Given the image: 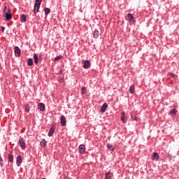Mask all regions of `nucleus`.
<instances>
[{"label":"nucleus","instance_id":"aec40b11","mask_svg":"<svg viewBox=\"0 0 179 179\" xmlns=\"http://www.w3.org/2000/svg\"><path fill=\"white\" fill-rule=\"evenodd\" d=\"M30 109H31V108H30L29 103H26V105L24 106V111L26 113H29L30 111Z\"/></svg>","mask_w":179,"mask_h":179},{"label":"nucleus","instance_id":"39448f33","mask_svg":"<svg viewBox=\"0 0 179 179\" xmlns=\"http://www.w3.org/2000/svg\"><path fill=\"white\" fill-rule=\"evenodd\" d=\"M83 69H88L91 66V62L90 60H84L83 62Z\"/></svg>","mask_w":179,"mask_h":179},{"label":"nucleus","instance_id":"f03ea898","mask_svg":"<svg viewBox=\"0 0 179 179\" xmlns=\"http://www.w3.org/2000/svg\"><path fill=\"white\" fill-rule=\"evenodd\" d=\"M18 143L20 145V147L21 149H25L26 148V143L24 138L23 137H20L18 140Z\"/></svg>","mask_w":179,"mask_h":179},{"label":"nucleus","instance_id":"423d86ee","mask_svg":"<svg viewBox=\"0 0 179 179\" xmlns=\"http://www.w3.org/2000/svg\"><path fill=\"white\" fill-rule=\"evenodd\" d=\"M86 148H85V145H84V144H80L79 145V153L81 155H84L85 152Z\"/></svg>","mask_w":179,"mask_h":179},{"label":"nucleus","instance_id":"20e7f679","mask_svg":"<svg viewBox=\"0 0 179 179\" xmlns=\"http://www.w3.org/2000/svg\"><path fill=\"white\" fill-rule=\"evenodd\" d=\"M14 53L15 56L19 57L21 55V50L18 46H15L14 47Z\"/></svg>","mask_w":179,"mask_h":179},{"label":"nucleus","instance_id":"7c9ffc66","mask_svg":"<svg viewBox=\"0 0 179 179\" xmlns=\"http://www.w3.org/2000/svg\"><path fill=\"white\" fill-rule=\"evenodd\" d=\"M0 162L2 163L3 162V158L2 157L0 156Z\"/></svg>","mask_w":179,"mask_h":179},{"label":"nucleus","instance_id":"473e14b6","mask_svg":"<svg viewBox=\"0 0 179 179\" xmlns=\"http://www.w3.org/2000/svg\"><path fill=\"white\" fill-rule=\"evenodd\" d=\"M65 179H71V178H70L69 177H66Z\"/></svg>","mask_w":179,"mask_h":179},{"label":"nucleus","instance_id":"6e6552de","mask_svg":"<svg viewBox=\"0 0 179 179\" xmlns=\"http://www.w3.org/2000/svg\"><path fill=\"white\" fill-rule=\"evenodd\" d=\"M55 131V126H51V128L48 131V136L49 137H52Z\"/></svg>","mask_w":179,"mask_h":179},{"label":"nucleus","instance_id":"f257e3e1","mask_svg":"<svg viewBox=\"0 0 179 179\" xmlns=\"http://www.w3.org/2000/svg\"><path fill=\"white\" fill-rule=\"evenodd\" d=\"M43 1V0H36L34 3V13L36 15L37 13L39 12L41 3Z\"/></svg>","mask_w":179,"mask_h":179},{"label":"nucleus","instance_id":"c756f323","mask_svg":"<svg viewBox=\"0 0 179 179\" xmlns=\"http://www.w3.org/2000/svg\"><path fill=\"white\" fill-rule=\"evenodd\" d=\"M1 32H4L5 31V27H1Z\"/></svg>","mask_w":179,"mask_h":179},{"label":"nucleus","instance_id":"7ed1b4c3","mask_svg":"<svg viewBox=\"0 0 179 179\" xmlns=\"http://www.w3.org/2000/svg\"><path fill=\"white\" fill-rule=\"evenodd\" d=\"M22 161H23V158L22 155H17V157H16V165L17 167H20L21 166Z\"/></svg>","mask_w":179,"mask_h":179},{"label":"nucleus","instance_id":"0eeeda50","mask_svg":"<svg viewBox=\"0 0 179 179\" xmlns=\"http://www.w3.org/2000/svg\"><path fill=\"white\" fill-rule=\"evenodd\" d=\"M60 122L62 127L66 126V117L62 115L60 117Z\"/></svg>","mask_w":179,"mask_h":179},{"label":"nucleus","instance_id":"4468645a","mask_svg":"<svg viewBox=\"0 0 179 179\" xmlns=\"http://www.w3.org/2000/svg\"><path fill=\"white\" fill-rule=\"evenodd\" d=\"M13 160H14V156H13V154L11 151L10 152V154H8V162H10V163H13Z\"/></svg>","mask_w":179,"mask_h":179},{"label":"nucleus","instance_id":"1a4fd4ad","mask_svg":"<svg viewBox=\"0 0 179 179\" xmlns=\"http://www.w3.org/2000/svg\"><path fill=\"white\" fill-rule=\"evenodd\" d=\"M128 18H129V22L131 23H135V19L134 15L131 13H128L127 14Z\"/></svg>","mask_w":179,"mask_h":179},{"label":"nucleus","instance_id":"c9c22d12","mask_svg":"<svg viewBox=\"0 0 179 179\" xmlns=\"http://www.w3.org/2000/svg\"><path fill=\"white\" fill-rule=\"evenodd\" d=\"M43 179H45V178H43Z\"/></svg>","mask_w":179,"mask_h":179},{"label":"nucleus","instance_id":"b1692460","mask_svg":"<svg viewBox=\"0 0 179 179\" xmlns=\"http://www.w3.org/2000/svg\"><path fill=\"white\" fill-rule=\"evenodd\" d=\"M33 64H34L33 59H32V58H29V59H27V65H28L29 66H31L33 65Z\"/></svg>","mask_w":179,"mask_h":179},{"label":"nucleus","instance_id":"2f4dec72","mask_svg":"<svg viewBox=\"0 0 179 179\" xmlns=\"http://www.w3.org/2000/svg\"><path fill=\"white\" fill-rule=\"evenodd\" d=\"M169 159H170V160H172V157L170 156V157H169Z\"/></svg>","mask_w":179,"mask_h":179},{"label":"nucleus","instance_id":"412c9836","mask_svg":"<svg viewBox=\"0 0 179 179\" xmlns=\"http://www.w3.org/2000/svg\"><path fill=\"white\" fill-rule=\"evenodd\" d=\"M40 145L43 148H45L47 145V141L46 140H45V138H43L42 141H41Z\"/></svg>","mask_w":179,"mask_h":179},{"label":"nucleus","instance_id":"cd10ccee","mask_svg":"<svg viewBox=\"0 0 179 179\" xmlns=\"http://www.w3.org/2000/svg\"><path fill=\"white\" fill-rule=\"evenodd\" d=\"M177 113H178V110L176 109H173V110L171 111V114L176 115Z\"/></svg>","mask_w":179,"mask_h":179},{"label":"nucleus","instance_id":"5701e85b","mask_svg":"<svg viewBox=\"0 0 179 179\" xmlns=\"http://www.w3.org/2000/svg\"><path fill=\"white\" fill-rule=\"evenodd\" d=\"M11 18H12V15H11V13H6V20H10Z\"/></svg>","mask_w":179,"mask_h":179},{"label":"nucleus","instance_id":"393cba45","mask_svg":"<svg viewBox=\"0 0 179 179\" xmlns=\"http://www.w3.org/2000/svg\"><path fill=\"white\" fill-rule=\"evenodd\" d=\"M107 148L109 149L110 151H114L115 148L113 147L112 144H107Z\"/></svg>","mask_w":179,"mask_h":179},{"label":"nucleus","instance_id":"c85d7f7f","mask_svg":"<svg viewBox=\"0 0 179 179\" xmlns=\"http://www.w3.org/2000/svg\"><path fill=\"white\" fill-rule=\"evenodd\" d=\"M170 75H171V76L172 78H177V75H176V74H174V73H170Z\"/></svg>","mask_w":179,"mask_h":179},{"label":"nucleus","instance_id":"6ab92c4d","mask_svg":"<svg viewBox=\"0 0 179 179\" xmlns=\"http://www.w3.org/2000/svg\"><path fill=\"white\" fill-rule=\"evenodd\" d=\"M129 92L130 94H134L135 93V85H131L129 87Z\"/></svg>","mask_w":179,"mask_h":179},{"label":"nucleus","instance_id":"9d476101","mask_svg":"<svg viewBox=\"0 0 179 179\" xmlns=\"http://www.w3.org/2000/svg\"><path fill=\"white\" fill-rule=\"evenodd\" d=\"M127 116H126L125 112H122V116H121V120H122V122L124 124H126V123H127Z\"/></svg>","mask_w":179,"mask_h":179},{"label":"nucleus","instance_id":"f8f14e48","mask_svg":"<svg viewBox=\"0 0 179 179\" xmlns=\"http://www.w3.org/2000/svg\"><path fill=\"white\" fill-rule=\"evenodd\" d=\"M38 109L40 111H44L45 109V104H44V103H38Z\"/></svg>","mask_w":179,"mask_h":179},{"label":"nucleus","instance_id":"f3484780","mask_svg":"<svg viewBox=\"0 0 179 179\" xmlns=\"http://www.w3.org/2000/svg\"><path fill=\"white\" fill-rule=\"evenodd\" d=\"M34 63L35 64H38V56L37 53H34Z\"/></svg>","mask_w":179,"mask_h":179},{"label":"nucleus","instance_id":"9b49d317","mask_svg":"<svg viewBox=\"0 0 179 179\" xmlns=\"http://www.w3.org/2000/svg\"><path fill=\"white\" fill-rule=\"evenodd\" d=\"M108 108V103H104L101 108V113H104Z\"/></svg>","mask_w":179,"mask_h":179},{"label":"nucleus","instance_id":"4be33fe9","mask_svg":"<svg viewBox=\"0 0 179 179\" xmlns=\"http://www.w3.org/2000/svg\"><path fill=\"white\" fill-rule=\"evenodd\" d=\"M44 12H45V15L48 16L51 13V10L49 8H45Z\"/></svg>","mask_w":179,"mask_h":179},{"label":"nucleus","instance_id":"ddd939ff","mask_svg":"<svg viewBox=\"0 0 179 179\" xmlns=\"http://www.w3.org/2000/svg\"><path fill=\"white\" fill-rule=\"evenodd\" d=\"M159 159V155L158 152H153L152 154V160L158 161Z\"/></svg>","mask_w":179,"mask_h":179},{"label":"nucleus","instance_id":"2eb2a0df","mask_svg":"<svg viewBox=\"0 0 179 179\" xmlns=\"http://www.w3.org/2000/svg\"><path fill=\"white\" fill-rule=\"evenodd\" d=\"M113 176V173H111V172L108 171L106 173L104 179H112Z\"/></svg>","mask_w":179,"mask_h":179},{"label":"nucleus","instance_id":"bb28decb","mask_svg":"<svg viewBox=\"0 0 179 179\" xmlns=\"http://www.w3.org/2000/svg\"><path fill=\"white\" fill-rule=\"evenodd\" d=\"M87 93V88L85 87H83L81 89V94H85Z\"/></svg>","mask_w":179,"mask_h":179},{"label":"nucleus","instance_id":"f704fd0d","mask_svg":"<svg viewBox=\"0 0 179 179\" xmlns=\"http://www.w3.org/2000/svg\"><path fill=\"white\" fill-rule=\"evenodd\" d=\"M1 68V64H0V69Z\"/></svg>","mask_w":179,"mask_h":179},{"label":"nucleus","instance_id":"dca6fc26","mask_svg":"<svg viewBox=\"0 0 179 179\" xmlns=\"http://www.w3.org/2000/svg\"><path fill=\"white\" fill-rule=\"evenodd\" d=\"M20 22L22 23H25L27 22V16L25 14H22L20 15Z\"/></svg>","mask_w":179,"mask_h":179},{"label":"nucleus","instance_id":"a878e982","mask_svg":"<svg viewBox=\"0 0 179 179\" xmlns=\"http://www.w3.org/2000/svg\"><path fill=\"white\" fill-rule=\"evenodd\" d=\"M63 58L62 55H57L55 57V62H57Z\"/></svg>","mask_w":179,"mask_h":179},{"label":"nucleus","instance_id":"a211bd4d","mask_svg":"<svg viewBox=\"0 0 179 179\" xmlns=\"http://www.w3.org/2000/svg\"><path fill=\"white\" fill-rule=\"evenodd\" d=\"M99 35V31L98 29H95L93 32V37L94 38H98Z\"/></svg>","mask_w":179,"mask_h":179},{"label":"nucleus","instance_id":"72a5a7b5","mask_svg":"<svg viewBox=\"0 0 179 179\" xmlns=\"http://www.w3.org/2000/svg\"><path fill=\"white\" fill-rule=\"evenodd\" d=\"M134 120H135V121H136V120H137V119H136V118H135V119H134Z\"/></svg>","mask_w":179,"mask_h":179}]
</instances>
